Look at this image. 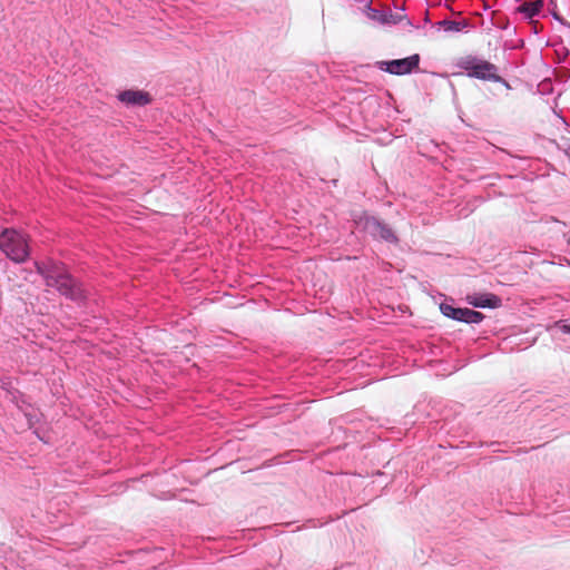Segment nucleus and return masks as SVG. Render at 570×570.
<instances>
[{"mask_svg":"<svg viewBox=\"0 0 570 570\" xmlns=\"http://www.w3.org/2000/svg\"><path fill=\"white\" fill-rule=\"evenodd\" d=\"M459 67L471 78H476L483 81L501 82L508 86V82L499 75L498 67L488 60L468 56L460 60Z\"/></svg>","mask_w":570,"mask_h":570,"instance_id":"f03ea898","label":"nucleus"},{"mask_svg":"<svg viewBox=\"0 0 570 570\" xmlns=\"http://www.w3.org/2000/svg\"><path fill=\"white\" fill-rule=\"evenodd\" d=\"M35 266H36V269L46 276V274H51V273H55L56 271H61V268L55 266V267H51L50 269L46 268V266L43 264H40L38 262L35 263Z\"/></svg>","mask_w":570,"mask_h":570,"instance_id":"f8f14e48","label":"nucleus"},{"mask_svg":"<svg viewBox=\"0 0 570 570\" xmlns=\"http://www.w3.org/2000/svg\"><path fill=\"white\" fill-rule=\"evenodd\" d=\"M357 223L362 225L364 230L374 238L387 243H397L399 240L393 229L374 216H370L364 213L361 215Z\"/></svg>","mask_w":570,"mask_h":570,"instance_id":"20e7f679","label":"nucleus"},{"mask_svg":"<svg viewBox=\"0 0 570 570\" xmlns=\"http://www.w3.org/2000/svg\"><path fill=\"white\" fill-rule=\"evenodd\" d=\"M562 332L570 334V324H563L561 326Z\"/></svg>","mask_w":570,"mask_h":570,"instance_id":"ddd939ff","label":"nucleus"},{"mask_svg":"<svg viewBox=\"0 0 570 570\" xmlns=\"http://www.w3.org/2000/svg\"><path fill=\"white\" fill-rule=\"evenodd\" d=\"M0 248L11 261L22 263L29 256L28 236L16 229H4L0 234Z\"/></svg>","mask_w":570,"mask_h":570,"instance_id":"f257e3e1","label":"nucleus"},{"mask_svg":"<svg viewBox=\"0 0 570 570\" xmlns=\"http://www.w3.org/2000/svg\"><path fill=\"white\" fill-rule=\"evenodd\" d=\"M483 318H484V315L482 313L470 309V308H463L460 322L472 324V323H480Z\"/></svg>","mask_w":570,"mask_h":570,"instance_id":"1a4fd4ad","label":"nucleus"},{"mask_svg":"<svg viewBox=\"0 0 570 570\" xmlns=\"http://www.w3.org/2000/svg\"><path fill=\"white\" fill-rule=\"evenodd\" d=\"M46 283L48 286L57 288L62 295L72 299L82 296V291L76 281L70 275L61 273L60 271L46 274Z\"/></svg>","mask_w":570,"mask_h":570,"instance_id":"7ed1b4c3","label":"nucleus"},{"mask_svg":"<svg viewBox=\"0 0 570 570\" xmlns=\"http://www.w3.org/2000/svg\"><path fill=\"white\" fill-rule=\"evenodd\" d=\"M440 309H441L442 314L449 318H452L455 321L461 320L463 308L453 307L449 304H441Z\"/></svg>","mask_w":570,"mask_h":570,"instance_id":"9d476101","label":"nucleus"},{"mask_svg":"<svg viewBox=\"0 0 570 570\" xmlns=\"http://www.w3.org/2000/svg\"><path fill=\"white\" fill-rule=\"evenodd\" d=\"M440 26L443 27L445 31L450 32H458L461 31L464 27V24L460 21H453V20H443L440 22Z\"/></svg>","mask_w":570,"mask_h":570,"instance_id":"9b49d317","label":"nucleus"},{"mask_svg":"<svg viewBox=\"0 0 570 570\" xmlns=\"http://www.w3.org/2000/svg\"><path fill=\"white\" fill-rule=\"evenodd\" d=\"M420 56L417 53L403 59L381 61L380 68L392 75H406L419 68Z\"/></svg>","mask_w":570,"mask_h":570,"instance_id":"39448f33","label":"nucleus"},{"mask_svg":"<svg viewBox=\"0 0 570 570\" xmlns=\"http://www.w3.org/2000/svg\"><path fill=\"white\" fill-rule=\"evenodd\" d=\"M466 301L474 307L497 308L501 305V298L491 293L468 295Z\"/></svg>","mask_w":570,"mask_h":570,"instance_id":"423d86ee","label":"nucleus"},{"mask_svg":"<svg viewBox=\"0 0 570 570\" xmlns=\"http://www.w3.org/2000/svg\"><path fill=\"white\" fill-rule=\"evenodd\" d=\"M543 7V0L533 2H524L519 7V11L523 12L528 18H532L540 12Z\"/></svg>","mask_w":570,"mask_h":570,"instance_id":"6e6552de","label":"nucleus"},{"mask_svg":"<svg viewBox=\"0 0 570 570\" xmlns=\"http://www.w3.org/2000/svg\"><path fill=\"white\" fill-rule=\"evenodd\" d=\"M119 100L127 105L144 106L150 101L149 95L139 90H125L119 94Z\"/></svg>","mask_w":570,"mask_h":570,"instance_id":"0eeeda50","label":"nucleus"}]
</instances>
